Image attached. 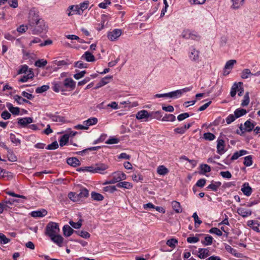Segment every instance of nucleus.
Instances as JSON below:
<instances>
[{"label":"nucleus","mask_w":260,"mask_h":260,"mask_svg":"<svg viewBox=\"0 0 260 260\" xmlns=\"http://www.w3.org/2000/svg\"><path fill=\"white\" fill-rule=\"evenodd\" d=\"M98 122V119L95 117H91L83 122V124L87 127V129L89 126L96 124Z\"/></svg>","instance_id":"2f4dec72"},{"label":"nucleus","mask_w":260,"mask_h":260,"mask_svg":"<svg viewBox=\"0 0 260 260\" xmlns=\"http://www.w3.org/2000/svg\"><path fill=\"white\" fill-rule=\"evenodd\" d=\"M243 83L241 82L238 83H235L231 88V90L230 92L231 96L234 97L235 96L236 94V91L238 89L239 85H242Z\"/></svg>","instance_id":"79ce46f5"},{"label":"nucleus","mask_w":260,"mask_h":260,"mask_svg":"<svg viewBox=\"0 0 260 260\" xmlns=\"http://www.w3.org/2000/svg\"><path fill=\"white\" fill-rule=\"evenodd\" d=\"M225 250L228 252H230V253H231L232 254L234 255L236 257H240V255L241 254L237 253L236 250L234 249V248H233L229 245L226 244L225 245Z\"/></svg>","instance_id":"e433bc0d"},{"label":"nucleus","mask_w":260,"mask_h":260,"mask_svg":"<svg viewBox=\"0 0 260 260\" xmlns=\"http://www.w3.org/2000/svg\"><path fill=\"white\" fill-rule=\"evenodd\" d=\"M93 167V173L105 174L104 172L108 168V166L103 163L96 164Z\"/></svg>","instance_id":"39448f33"},{"label":"nucleus","mask_w":260,"mask_h":260,"mask_svg":"<svg viewBox=\"0 0 260 260\" xmlns=\"http://www.w3.org/2000/svg\"><path fill=\"white\" fill-rule=\"evenodd\" d=\"M177 243H178V241L176 239L172 238V239L168 240L167 241L166 243H167V245L173 248V247H175V244H177Z\"/></svg>","instance_id":"774afa93"},{"label":"nucleus","mask_w":260,"mask_h":260,"mask_svg":"<svg viewBox=\"0 0 260 260\" xmlns=\"http://www.w3.org/2000/svg\"><path fill=\"white\" fill-rule=\"evenodd\" d=\"M253 162L252 155H248L244 157V165L246 167L252 165Z\"/></svg>","instance_id":"c03bdc74"},{"label":"nucleus","mask_w":260,"mask_h":260,"mask_svg":"<svg viewBox=\"0 0 260 260\" xmlns=\"http://www.w3.org/2000/svg\"><path fill=\"white\" fill-rule=\"evenodd\" d=\"M6 106L10 111V112L15 115H18L20 114V108L18 107H15L10 103H7Z\"/></svg>","instance_id":"aec40b11"},{"label":"nucleus","mask_w":260,"mask_h":260,"mask_svg":"<svg viewBox=\"0 0 260 260\" xmlns=\"http://www.w3.org/2000/svg\"><path fill=\"white\" fill-rule=\"evenodd\" d=\"M249 92H247L244 96V99L241 103V106L243 107L247 106L249 103Z\"/></svg>","instance_id":"6e6d98bb"},{"label":"nucleus","mask_w":260,"mask_h":260,"mask_svg":"<svg viewBox=\"0 0 260 260\" xmlns=\"http://www.w3.org/2000/svg\"><path fill=\"white\" fill-rule=\"evenodd\" d=\"M58 148V144L56 141L53 142L51 144L47 145L46 148L48 150H55Z\"/></svg>","instance_id":"0e129e2a"},{"label":"nucleus","mask_w":260,"mask_h":260,"mask_svg":"<svg viewBox=\"0 0 260 260\" xmlns=\"http://www.w3.org/2000/svg\"><path fill=\"white\" fill-rule=\"evenodd\" d=\"M217 153L220 155L223 154L225 152V143L222 139H218L217 141Z\"/></svg>","instance_id":"9d476101"},{"label":"nucleus","mask_w":260,"mask_h":260,"mask_svg":"<svg viewBox=\"0 0 260 260\" xmlns=\"http://www.w3.org/2000/svg\"><path fill=\"white\" fill-rule=\"evenodd\" d=\"M116 186L118 188H124L125 189H131L133 188V184L128 182L123 181L120 182L116 184Z\"/></svg>","instance_id":"a878e982"},{"label":"nucleus","mask_w":260,"mask_h":260,"mask_svg":"<svg viewBox=\"0 0 260 260\" xmlns=\"http://www.w3.org/2000/svg\"><path fill=\"white\" fill-rule=\"evenodd\" d=\"M29 69L28 68V67L27 65H22L21 66L20 69L18 70V74H27Z\"/></svg>","instance_id":"69168bd1"},{"label":"nucleus","mask_w":260,"mask_h":260,"mask_svg":"<svg viewBox=\"0 0 260 260\" xmlns=\"http://www.w3.org/2000/svg\"><path fill=\"white\" fill-rule=\"evenodd\" d=\"M192 217L194 220V225L196 227H198L200 224L202 223V221L201 220L196 212H194L192 215Z\"/></svg>","instance_id":"e2e57ef3"},{"label":"nucleus","mask_w":260,"mask_h":260,"mask_svg":"<svg viewBox=\"0 0 260 260\" xmlns=\"http://www.w3.org/2000/svg\"><path fill=\"white\" fill-rule=\"evenodd\" d=\"M52 90L56 92L66 91L67 89L64 88L63 82L61 81H54L52 83Z\"/></svg>","instance_id":"6e6552de"},{"label":"nucleus","mask_w":260,"mask_h":260,"mask_svg":"<svg viewBox=\"0 0 260 260\" xmlns=\"http://www.w3.org/2000/svg\"><path fill=\"white\" fill-rule=\"evenodd\" d=\"M91 197L93 200L96 201H101L104 199V197L102 194L94 191L91 192Z\"/></svg>","instance_id":"4c0bfd02"},{"label":"nucleus","mask_w":260,"mask_h":260,"mask_svg":"<svg viewBox=\"0 0 260 260\" xmlns=\"http://www.w3.org/2000/svg\"><path fill=\"white\" fill-rule=\"evenodd\" d=\"M29 29L34 35H38L42 32H46L47 30V26L46 25L44 20L41 19L33 26H30Z\"/></svg>","instance_id":"f257e3e1"},{"label":"nucleus","mask_w":260,"mask_h":260,"mask_svg":"<svg viewBox=\"0 0 260 260\" xmlns=\"http://www.w3.org/2000/svg\"><path fill=\"white\" fill-rule=\"evenodd\" d=\"M213 238L210 235H207L205 237V241H202L203 245L207 246L211 245L212 244Z\"/></svg>","instance_id":"49530a36"},{"label":"nucleus","mask_w":260,"mask_h":260,"mask_svg":"<svg viewBox=\"0 0 260 260\" xmlns=\"http://www.w3.org/2000/svg\"><path fill=\"white\" fill-rule=\"evenodd\" d=\"M161 117H162V114L160 111H152L150 112V118L151 119L154 118L157 120H161Z\"/></svg>","instance_id":"cd10ccee"},{"label":"nucleus","mask_w":260,"mask_h":260,"mask_svg":"<svg viewBox=\"0 0 260 260\" xmlns=\"http://www.w3.org/2000/svg\"><path fill=\"white\" fill-rule=\"evenodd\" d=\"M172 206L176 213H179L182 212V209L179 202L176 201H173L172 202Z\"/></svg>","instance_id":"c756f323"},{"label":"nucleus","mask_w":260,"mask_h":260,"mask_svg":"<svg viewBox=\"0 0 260 260\" xmlns=\"http://www.w3.org/2000/svg\"><path fill=\"white\" fill-rule=\"evenodd\" d=\"M241 191L246 196H249L252 193V188L248 183H244L241 188Z\"/></svg>","instance_id":"4be33fe9"},{"label":"nucleus","mask_w":260,"mask_h":260,"mask_svg":"<svg viewBox=\"0 0 260 260\" xmlns=\"http://www.w3.org/2000/svg\"><path fill=\"white\" fill-rule=\"evenodd\" d=\"M41 19H42L39 17L38 12H37L35 8L30 10L28 13L29 27L34 25L35 24H36Z\"/></svg>","instance_id":"f03ea898"},{"label":"nucleus","mask_w":260,"mask_h":260,"mask_svg":"<svg viewBox=\"0 0 260 260\" xmlns=\"http://www.w3.org/2000/svg\"><path fill=\"white\" fill-rule=\"evenodd\" d=\"M66 13L69 16H71L75 14L82 15V12L79 10L78 5L70 6L67 10Z\"/></svg>","instance_id":"1a4fd4ad"},{"label":"nucleus","mask_w":260,"mask_h":260,"mask_svg":"<svg viewBox=\"0 0 260 260\" xmlns=\"http://www.w3.org/2000/svg\"><path fill=\"white\" fill-rule=\"evenodd\" d=\"M79 197L80 199L83 198H87L89 196V191L85 188H82L80 190L79 193L78 194Z\"/></svg>","instance_id":"37998d69"},{"label":"nucleus","mask_w":260,"mask_h":260,"mask_svg":"<svg viewBox=\"0 0 260 260\" xmlns=\"http://www.w3.org/2000/svg\"><path fill=\"white\" fill-rule=\"evenodd\" d=\"M181 96L180 90H176L175 91L168 92V98L171 99H177Z\"/></svg>","instance_id":"72a5a7b5"},{"label":"nucleus","mask_w":260,"mask_h":260,"mask_svg":"<svg viewBox=\"0 0 260 260\" xmlns=\"http://www.w3.org/2000/svg\"><path fill=\"white\" fill-rule=\"evenodd\" d=\"M233 5L232 7L234 9L239 8L244 2V0H232Z\"/></svg>","instance_id":"8fccbe9b"},{"label":"nucleus","mask_w":260,"mask_h":260,"mask_svg":"<svg viewBox=\"0 0 260 260\" xmlns=\"http://www.w3.org/2000/svg\"><path fill=\"white\" fill-rule=\"evenodd\" d=\"M63 82L65 89H68L69 90L71 91L75 88L76 83L73 79L67 78L64 80Z\"/></svg>","instance_id":"423d86ee"},{"label":"nucleus","mask_w":260,"mask_h":260,"mask_svg":"<svg viewBox=\"0 0 260 260\" xmlns=\"http://www.w3.org/2000/svg\"><path fill=\"white\" fill-rule=\"evenodd\" d=\"M69 198L73 202H77L80 200L79 196L75 192H70L68 193Z\"/></svg>","instance_id":"3c124183"},{"label":"nucleus","mask_w":260,"mask_h":260,"mask_svg":"<svg viewBox=\"0 0 260 260\" xmlns=\"http://www.w3.org/2000/svg\"><path fill=\"white\" fill-rule=\"evenodd\" d=\"M76 72H77V73L74 74L73 76L74 78L76 80H79L83 78L86 74V71L85 70L79 72L78 70H76Z\"/></svg>","instance_id":"09e8293b"},{"label":"nucleus","mask_w":260,"mask_h":260,"mask_svg":"<svg viewBox=\"0 0 260 260\" xmlns=\"http://www.w3.org/2000/svg\"><path fill=\"white\" fill-rule=\"evenodd\" d=\"M47 214V211L45 209H42L41 210L32 211L30 215L32 217L36 218L44 217Z\"/></svg>","instance_id":"f3484780"},{"label":"nucleus","mask_w":260,"mask_h":260,"mask_svg":"<svg viewBox=\"0 0 260 260\" xmlns=\"http://www.w3.org/2000/svg\"><path fill=\"white\" fill-rule=\"evenodd\" d=\"M33 122L31 117L19 118L18 119V124L22 127H26L27 124Z\"/></svg>","instance_id":"9b49d317"},{"label":"nucleus","mask_w":260,"mask_h":260,"mask_svg":"<svg viewBox=\"0 0 260 260\" xmlns=\"http://www.w3.org/2000/svg\"><path fill=\"white\" fill-rule=\"evenodd\" d=\"M69 137L70 135L68 134H64L62 136L59 140V145L61 147L66 145L69 142Z\"/></svg>","instance_id":"c85d7f7f"},{"label":"nucleus","mask_w":260,"mask_h":260,"mask_svg":"<svg viewBox=\"0 0 260 260\" xmlns=\"http://www.w3.org/2000/svg\"><path fill=\"white\" fill-rule=\"evenodd\" d=\"M176 120V117L172 114H165L161 118L162 121L173 122Z\"/></svg>","instance_id":"7c9ffc66"},{"label":"nucleus","mask_w":260,"mask_h":260,"mask_svg":"<svg viewBox=\"0 0 260 260\" xmlns=\"http://www.w3.org/2000/svg\"><path fill=\"white\" fill-rule=\"evenodd\" d=\"M74 67L79 69H85L88 67V64L84 63L81 61H78L75 62Z\"/></svg>","instance_id":"bf43d9fd"},{"label":"nucleus","mask_w":260,"mask_h":260,"mask_svg":"<svg viewBox=\"0 0 260 260\" xmlns=\"http://www.w3.org/2000/svg\"><path fill=\"white\" fill-rule=\"evenodd\" d=\"M169 172V170L163 165L158 166L157 169V173L160 175H165L167 174Z\"/></svg>","instance_id":"c9c22d12"},{"label":"nucleus","mask_w":260,"mask_h":260,"mask_svg":"<svg viewBox=\"0 0 260 260\" xmlns=\"http://www.w3.org/2000/svg\"><path fill=\"white\" fill-rule=\"evenodd\" d=\"M200 174H205L206 173L210 172L211 170L210 167L207 164H202L200 166Z\"/></svg>","instance_id":"58836bf2"},{"label":"nucleus","mask_w":260,"mask_h":260,"mask_svg":"<svg viewBox=\"0 0 260 260\" xmlns=\"http://www.w3.org/2000/svg\"><path fill=\"white\" fill-rule=\"evenodd\" d=\"M13 176L11 173L6 171L0 167V178H7L8 180L12 178Z\"/></svg>","instance_id":"bb28decb"},{"label":"nucleus","mask_w":260,"mask_h":260,"mask_svg":"<svg viewBox=\"0 0 260 260\" xmlns=\"http://www.w3.org/2000/svg\"><path fill=\"white\" fill-rule=\"evenodd\" d=\"M51 240L60 246L63 242V238L59 235H53L50 237Z\"/></svg>","instance_id":"5701e85b"},{"label":"nucleus","mask_w":260,"mask_h":260,"mask_svg":"<svg viewBox=\"0 0 260 260\" xmlns=\"http://www.w3.org/2000/svg\"><path fill=\"white\" fill-rule=\"evenodd\" d=\"M59 231L57 223L54 222H50L46 227V235L49 237L57 234Z\"/></svg>","instance_id":"7ed1b4c3"},{"label":"nucleus","mask_w":260,"mask_h":260,"mask_svg":"<svg viewBox=\"0 0 260 260\" xmlns=\"http://www.w3.org/2000/svg\"><path fill=\"white\" fill-rule=\"evenodd\" d=\"M112 78V76H107L104 78H102L100 82H99L96 86L94 87L95 89H97L106 84H108L109 82V80Z\"/></svg>","instance_id":"ddd939ff"},{"label":"nucleus","mask_w":260,"mask_h":260,"mask_svg":"<svg viewBox=\"0 0 260 260\" xmlns=\"http://www.w3.org/2000/svg\"><path fill=\"white\" fill-rule=\"evenodd\" d=\"M10 140L16 146H20L21 144V140L16 137V136L12 133L10 134Z\"/></svg>","instance_id":"473e14b6"},{"label":"nucleus","mask_w":260,"mask_h":260,"mask_svg":"<svg viewBox=\"0 0 260 260\" xmlns=\"http://www.w3.org/2000/svg\"><path fill=\"white\" fill-rule=\"evenodd\" d=\"M101 147H102L100 146L89 147V148L85 149L81 151L76 152H75V153L77 154L83 155L85 154V151H95V150H98V149H100Z\"/></svg>","instance_id":"f704fd0d"},{"label":"nucleus","mask_w":260,"mask_h":260,"mask_svg":"<svg viewBox=\"0 0 260 260\" xmlns=\"http://www.w3.org/2000/svg\"><path fill=\"white\" fill-rule=\"evenodd\" d=\"M247 113V111L244 109H237L234 111V115L236 118H239Z\"/></svg>","instance_id":"a19ab883"},{"label":"nucleus","mask_w":260,"mask_h":260,"mask_svg":"<svg viewBox=\"0 0 260 260\" xmlns=\"http://www.w3.org/2000/svg\"><path fill=\"white\" fill-rule=\"evenodd\" d=\"M11 240L6 237L3 233H0V243L1 244H6L9 243Z\"/></svg>","instance_id":"864d4df0"},{"label":"nucleus","mask_w":260,"mask_h":260,"mask_svg":"<svg viewBox=\"0 0 260 260\" xmlns=\"http://www.w3.org/2000/svg\"><path fill=\"white\" fill-rule=\"evenodd\" d=\"M117 186H107L104 187L103 189V191L105 192H108L110 193H113L115 191L117 190Z\"/></svg>","instance_id":"052dcab7"},{"label":"nucleus","mask_w":260,"mask_h":260,"mask_svg":"<svg viewBox=\"0 0 260 260\" xmlns=\"http://www.w3.org/2000/svg\"><path fill=\"white\" fill-rule=\"evenodd\" d=\"M236 62V60L233 59L228 61L224 66V70H231Z\"/></svg>","instance_id":"13d9d810"},{"label":"nucleus","mask_w":260,"mask_h":260,"mask_svg":"<svg viewBox=\"0 0 260 260\" xmlns=\"http://www.w3.org/2000/svg\"><path fill=\"white\" fill-rule=\"evenodd\" d=\"M244 131L247 132H251L254 127L255 122H251L250 119L246 121L244 124Z\"/></svg>","instance_id":"412c9836"},{"label":"nucleus","mask_w":260,"mask_h":260,"mask_svg":"<svg viewBox=\"0 0 260 260\" xmlns=\"http://www.w3.org/2000/svg\"><path fill=\"white\" fill-rule=\"evenodd\" d=\"M209 233L211 234H215L218 236H221L222 235V232L217 228H212L209 230Z\"/></svg>","instance_id":"338daca9"},{"label":"nucleus","mask_w":260,"mask_h":260,"mask_svg":"<svg viewBox=\"0 0 260 260\" xmlns=\"http://www.w3.org/2000/svg\"><path fill=\"white\" fill-rule=\"evenodd\" d=\"M237 213L243 217H246L251 215L252 212L250 210L243 208H239L237 209Z\"/></svg>","instance_id":"a211bd4d"},{"label":"nucleus","mask_w":260,"mask_h":260,"mask_svg":"<svg viewBox=\"0 0 260 260\" xmlns=\"http://www.w3.org/2000/svg\"><path fill=\"white\" fill-rule=\"evenodd\" d=\"M47 61L46 60L41 59L37 60L35 62V65L39 68H42L45 66L47 64Z\"/></svg>","instance_id":"603ef678"},{"label":"nucleus","mask_w":260,"mask_h":260,"mask_svg":"<svg viewBox=\"0 0 260 260\" xmlns=\"http://www.w3.org/2000/svg\"><path fill=\"white\" fill-rule=\"evenodd\" d=\"M75 233H76L79 236L85 239L89 238L90 236L88 232L84 231H75Z\"/></svg>","instance_id":"680f3d73"},{"label":"nucleus","mask_w":260,"mask_h":260,"mask_svg":"<svg viewBox=\"0 0 260 260\" xmlns=\"http://www.w3.org/2000/svg\"><path fill=\"white\" fill-rule=\"evenodd\" d=\"M203 138L206 140L212 141L215 139V136L211 133L208 132L204 134Z\"/></svg>","instance_id":"4d7b16f0"},{"label":"nucleus","mask_w":260,"mask_h":260,"mask_svg":"<svg viewBox=\"0 0 260 260\" xmlns=\"http://www.w3.org/2000/svg\"><path fill=\"white\" fill-rule=\"evenodd\" d=\"M82 220L80 219L77 222H75L73 221H70L69 223L74 229H78L82 226Z\"/></svg>","instance_id":"5fc2aeb1"},{"label":"nucleus","mask_w":260,"mask_h":260,"mask_svg":"<svg viewBox=\"0 0 260 260\" xmlns=\"http://www.w3.org/2000/svg\"><path fill=\"white\" fill-rule=\"evenodd\" d=\"M49 86L48 85H44L41 87L36 88V92L37 93H42L44 92L47 91L49 89Z\"/></svg>","instance_id":"de8ad7c7"},{"label":"nucleus","mask_w":260,"mask_h":260,"mask_svg":"<svg viewBox=\"0 0 260 260\" xmlns=\"http://www.w3.org/2000/svg\"><path fill=\"white\" fill-rule=\"evenodd\" d=\"M122 34L121 30L120 29H115L112 31H109L108 33L107 37L111 41H114L117 40Z\"/></svg>","instance_id":"0eeeda50"},{"label":"nucleus","mask_w":260,"mask_h":260,"mask_svg":"<svg viewBox=\"0 0 260 260\" xmlns=\"http://www.w3.org/2000/svg\"><path fill=\"white\" fill-rule=\"evenodd\" d=\"M149 118H150V112L145 110L139 111L136 114V118L137 119L142 120L145 119L144 121H146Z\"/></svg>","instance_id":"f8f14e48"},{"label":"nucleus","mask_w":260,"mask_h":260,"mask_svg":"<svg viewBox=\"0 0 260 260\" xmlns=\"http://www.w3.org/2000/svg\"><path fill=\"white\" fill-rule=\"evenodd\" d=\"M190 52L189 53V58L191 60L194 61H198L199 59L200 52L193 48L190 49Z\"/></svg>","instance_id":"4468645a"},{"label":"nucleus","mask_w":260,"mask_h":260,"mask_svg":"<svg viewBox=\"0 0 260 260\" xmlns=\"http://www.w3.org/2000/svg\"><path fill=\"white\" fill-rule=\"evenodd\" d=\"M82 59H84L87 62H94L95 60L94 56L89 51H86L81 56Z\"/></svg>","instance_id":"2eb2a0df"},{"label":"nucleus","mask_w":260,"mask_h":260,"mask_svg":"<svg viewBox=\"0 0 260 260\" xmlns=\"http://www.w3.org/2000/svg\"><path fill=\"white\" fill-rule=\"evenodd\" d=\"M112 178L109 181V183H119L121 180H124L126 179V175L121 172H115L112 174Z\"/></svg>","instance_id":"20e7f679"},{"label":"nucleus","mask_w":260,"mask_h":260,"mask_svg":"<svg viewBox=\"0 0 260 260\" xmlns=\"http://www.w3.org/2000/svg\"><path fill=\"white\" fill-rule=\"evenodd\" d=\"M252 75H253V74L251 73L250 70L248 69H245L242 72L241 77L242 79H247Z\"/></svg>","instance_id":"a18cd8bd"},{"label":"nucleus","mask_w":260,"mask_h":260,"mask_svg":"<svg viewBox=\"0 0 260 260\" xmlns=\"http://www.w3.org/2000/svg\"><path fill=\"white\" fill-rule=\"evenodd\" d=\"M63 235L66 237L70 236L75 231L71 228L69 225H64L62 229Z\"/></svg>","instance_id":"b1692460"},{"label":"nucleus","mask_w":260,"mask_h":260,"mask_svg":"<svg viewBox=\"0 0 260 260\" xmlns=\"http://www.w3.org/2000/svg\"><path fill=\"white\" fill-rule=\"evenodd\" d=\"M46 116L51 119L54 122H64V118L63 117L58 116L56 114H53L52 113H47L46 114Z\"/></svg>","instance_id":"6ab92c4d"},{"label":"nucleus","mask_w":260,"mask_h":260,"mask_svg":"<svg viewBox=\"0 0 260 260\" xmlns=\"http://www.w3.org/2000/svg\"><path fill=\"white\" fill-rule=\"evenodd\" d=\"M67 162L68 165L73 167H77L81 165L79 160L77 157H75L67 158Z\"/></svg>","instance_id":"dca6fc26"},{"label":"nucleus","mask_w":260,"mask_h":260,"mask_svg":"<svg viewBox=\"0 0 260 260\" xmlns=\"http://www.w3.org/2000/svg\"><path fill=\"white\" fill-rule=\"evenodd\" d=\"M14 99L18 104H22L24 103H26L29 104H31L29 101L26 100L25 99L22 98L21 96L18 95H15L14 96Z\"/></svg>","instance_id":"ea45409f"},{"label":"nucleus","mask_w":260,"mask_h":260,"mask_svg":"<svg viewBox=\"0 0 260 260\" xmlns=\"http://www.w3.org/2000/svg\"><path fill=\"white\" fill-rule=\"evenodd\" d=\"M199 253L198 256L201 259H204L210 255L209 250L208 248H200L199 249Z\"/></svg>","instance_id":"393cba45"}]
</instances>
